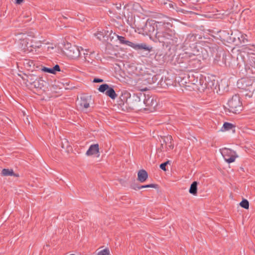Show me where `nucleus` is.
Segmentation results:
<instances>
[{"label": "nucleus", "instance_id": "nucleus-19", "mask_svg": "<svg viewBox=\"0 0 255 255\" xmlns=\"http://www.w3.org/2000/svg\"><path fill=\"white\" fill-rule=\"evenodd\" d=\"M27 46V49H24L23 51L25 52H30L33 51V47H34L33 42L30 39V41H29V44H26Z\"/></svg>", "mask_w": 255, "mask_h": 255}, {"label": "nucleus", "instance_id": "nucleus-11", "mask_svg": "<svg viewBox=\"0 0 255 255\" xmlns=\"http://www.w3.org/2000/svg\"><path fill=\"white\" fill-rule=\"evenodd\" d=\"M148 178L147 172L144 169L140 170L137 173V180L142 183L145 182Z\"/></svg>", "mask_w": 255, "mask_h": 255}, {"label": "nucleus", "instance_id": "nucleus-20", "mask_svg": "<svg viewBox=\"0 0 255 255\" xmlns=\"http://www.w3.org/2000/svg\"><path fill=\"white\" fill-rule=\"evenodd\" d=\"M219 89L222 90H226L228 87V84L226 80H222L219 85Z\"/></svg>", "mask_w": 255, "mask_h": 255}, {"label": "nucleus", "instance_id": "nucleus-38", "mask_svg": "<svg viewBox=\"0 0 255 255\" xmlns=\"http://www.w3.org/2000/svg\"><path fill=\"white\" fill-rule=\"evenodd\" d=\"M93 53H94V51L91 52H90V55L92 54H93Z\"/></svg>", "mask_w": 255, "mask_h": 255}, {"label": "nucleus", "instance_id": "nucleus-31", "mask_svg": "<svg viewBox=\"0 0 255 255\" xmlns=\"http://www.w3.org/2000/svg\"><path fill=\"white\" fill-rule=\"evenodd\" d=\"M166 163H165L164 162V163H161L160 165V168L163 170V171H166Z\"/></svg>", "mask_w": 255, "mask_h": 255}, {"label": "nucleus", "instance_id": "nucleus-15", "mask_svg": "<svg viewBox=\"0 0 255 255\" xmlns=\"http://www.w3.org/2000/svg\"><path fill=\"white\" fill-rule=\"evenodd\" d=\"M1 174L2 176H18V175L14 173L12 169H3L1 171Z\"/></svg>", "mask_w": 255, "mask_h": 255}, {"label": "nucleus", "instance_id": "nucleus-3", "mask_svg": "<svg viewBox=\"0 0 255 255\" xmlns=\"http://www.w3.org/2000/svg\"><path fill=\"white\" fill-rule=\"evenodd\" d=\"M227 105L230 112L243 110L242 103L240 98L237 95H234L232 98L228 101Z\"/></svg>", "mask_w": 255, "mask_h": 255}, {"label": "nucleus", "instance_id": "nucleus-25", "mask_svg": "<svg viewBox=\"0 0 255 255\" xmlns=\"http://www.w3.org/2000/svg\"><path fill=\"white\" fill-rule=\"evenodd\" d=\"M109 250L106 249L99 252L97 255H109Z\"/></svg>", "mask_w": 255, "mask_h": 255}, {"label": "nucleus", "instance_id": "nucleus-26", "mask_svg": "<svg viewBox=\"0 0 255 255\" xmlns=\"http://www.w3.org/2000/svg\"><path fill=\"white\" fill-rule=\"evenodd\" d=\"M94 35L99 40H101L104 37V34L103 32H97L94 34Z\"/></svg>", "mask_w": 255, "mask_h": 255}, {"label": "nucleus", "instance_id": "nucleus-9", "mask_svg": "<svg viewBox=\"0 0 255 255\" xmlns=\"http://www.w3.org/2000/svg\"><path fill=\"white\" fill-rule=\"evenodd\" d=\"M162 139L164 143H165V150H171L173 148L174 144L172 142L173 139L171 135L164 136Z\"/></svg>", "mask_w": 255, "mask_h": 255}, {"label": "nucleus", "instance_id": "nucleus-32", "mask_svg": "<svg viewBox=\"0 0 255 255\" xmlns=\"http://www.w3.org/2000/svg\"><path fill=\"white\" fill-rule=\"evenodd\" d=\"M140 186H138L134 183H133L131 185H130V187L134 189V190H139L138 189H137V187H139Z\"/></svg>", "mask_w": 255, "mask_h": 255}, {"label": "nucleus", "instance_id": "nucleus-37", "mask_svg": "<svg viewBox=\"0 0 255 255\" xmlns=\"http://www.w3.org/2000/svg\"><path fill=\"white\" fill-rule=\"evenodd\" d=\"M53 48V47H48V49H52Z\"/></svg>", "mask_w": 255, "mask_h": 255}, {"label": "nucleus", "instance_id": "nucleus-22", "mask_svg": "<svg viewBox=\"0 0 255 255\" xmlns=\"http://www.w3.org/2000/svg\"><path fill=\"white\" fill-rule=\"evenodd\" d=\"M240 206L246 209H248L249 208V203L247 199H243L240 203Z\"/></svg>", "mask_w": 255, "mask_h": 255}, {"label": "nucleus", "instance_id": "nucleus-4", "mask_svg": "<svg viewBox=\"0 0 255 255\" xmlns=\"http://www.w3.org/2000/svg\"><path fill=\"white\" fill-rule=\"evenodd\" d=\"M220 152L225 161L228 163L234 162L236 158L238 157L236 151L230 148L226 147L220 149Z\"/></svg>", "mask_w": 255, "mask_h": 255}, {"label": "nucleus", "instance_id": "nucleus-5", "mask_svg": "<svg viewBox=\"0 0 255 255\" xmlns=\"http://www.w3.org/2000/svg\"><path fill=\"white\" fill-rule=\"evenodd\" d=\"M91 100L90 96H83L77 100V106L79 110H86L90 106V102Z\"/></svg>", "mask_w": 255, "mask_h": 255}, {"label": "nucleus", "instance_id": "nucleus-39", "mask_svg": "<svg viewBox=\"0 0 255 255\" xmlns=\"http://www.w3.org/2000/svg\"><path fill=\"white\" fill-rule=\"evenodd\" d=\"M23 116H25V113H23Z\"/></svg>", "mask_w": 255, "mask_h": 255}, {"label": "nucleus", "instance_id": "nucleus-17", "mask_svg": "<svg viewBox=\"0 0 255 255\" xmlns=\"http://www.w3.org/2000/svg\"><path fill=\"white\" fill-rule=\"evenodd\" d=\"M235 128V126L231 123L225 122L221 129V131H225L229 130Z\"/></svg>", "mask_w": 255, "mask_h": 255}, {"label": "nucleus", "instance_id": "nucleus-16", "mask_svg": "<svg viewBox=\"0 0 255 255\" xmlns=\"http://www.w3.org/2000/svg\"><path fill=\"white\" fill-rule=\"evenodd\" d=\"M106 94L112 99H115L117 97V95L112 88L109 87L106 92Z\"/></svg>", "mask_w": 255, "mask_h": 255}, {"label": "nucleus", "instance_id": "nucleus-7", "mask_svg": "<svg viewBox=\"0 0 255 255\" xmlns=\"http://www.w3.org/2000/svg\"><path fill=\"white\" fill-rule=\"evenodd\" d=\"M28 81L33 85V86L38 89H42L46 85V82L41 78H37L35 77L31 76L29 78Z\"/></svg>", "mask_w": 255, "mask_h": 255}, {"label": "nucleus", "instance_id": "nucleus-35", "mask_svg": "<svg viewBox=\"0 0 255 255\" xmlns=\"http://www.w3.org/2000/svg\"><path fill=\"white\" fill-rule=\"evenodd\" d=\"M148 89L147 88H145L144 89H140V91H147Z\"/></svg>", "mask_w": 255, "mask_h": 255}, {"label": "nucleus", "instance_id": "nucleus-18", "mask_svg": "<svg viewBox=\"0 0 255 255\" xmlns=\"http://www.w3.org/2000/svg\"><path fill=\"white\" fill-rule=\"evenodd\" d=\"M255 46L254 45H249L243 46L241 48V50L245 52H249V51H255Z\"/></svg>", "mask_w": 255, "mask_h": 255}, {"label": "nucleus", "instance_id": "nucleus-8", "mask_svg": "<svg viewBox=\"0 0 255 255\" xmlns=\"http://www.w3.org/2000/svg\"><path fill=\"white\" fill-rule=\"evenodd\" d=\"M130 47L133 48L135 50H144L150 51L152 50L151 47H149L145 43H135L131 42Z\"/></svg>", "mask_w": 255, "mask_h": 255}, {"label": "nucleus", "instance_id": "nucleus-23", "mask_svg": "<svg viewBox=\"0 0 255 255\" xmlns=\"http://www.w3.org/2000/svg\"><path fill=\"white\" fill-rule=\"evenodd\" d=\"M109 88V85L107 84H105L101 85L99 87L98 90L100 92L104 93V92L107 91Z\"/></svg>", "mask_w": 255, "mask_h": 255}, {"label": "nucleus", "instance_id": "nucleus-14", "mask_svg": "<svg viewBox=\"0 0 255 255\" xmlns=\"http://www.w3.org/2000/svg\"><path fill=\"white\" fill-rule=\"evenodd\" d=\"M197 185L198 182L194 181L191 185L189 192L193 195L196 196L197 194Z\"/></svg>", "mask_w": 255, "mask_h": 255}, {"label": "nucleus", "instance_id": "nucleus-10", "mask_svg": "<svg viewBox=\"0 0 255 255\" xmlns=\"http://www.w3.org/2000/svg\"><path fill=\"white\" fill-rule=\"evenodd\" d=\"M99 152V148L98 144H94L90 145L86 154L87 156H91Z\"/></svg>", "mask_w": 255, "mask_h": 255}, {"label": "nucleus", "instance_id": "nucleus-6", "mask_svg": "<svg viewBox=\"0 0 255 255\" xmlns=\"http://www.w3.org/2000/svg\"><path fill=\"white\" fill-rule=\"evenodd\" d=\"M17 40H19V47L22 50L24 49H27L26 44H29L30 39L27 35L25 34H19L16 35Z\"/></svg>", "mask_w": 255, "mask_h": 255}, {"label": "nucleus", "instance_id": "nucleus-28", "mask_svg": "<svg viewBox=\"0 0 255 255\" xmlns=\"http://www.w3.org/2000/svg\"><path fill=\"white\" fill-rule=\"evenodd\" d=\"M165 143L163 142V143H161L160 147L158 149V150L160 151H163L165 150V145H164Z\"/></svg>", "mask_w": 255, "mask_h": 255}, {"label": "nucleus", "instance_id": "nucleus-13", "mask_svg": "<svg viewBox=\"0 0 255 255\" xmlns=\"http://www.w3.org/2000/svg\"><path fill=\"white\" fill-rule=\"evenodd\" d=\"M41 70L44 72L55 74L57 71H60V69L59 65H56L53 68L43 67L41 69Z\"/></svg>", "mask_w": 255, "mask_h": 255}, {"label": "nucleus", "instance_id": "nucleus-12", "mask_svg": "<svg viewBox=\"0 0 255 255\" xmlns=\"http://www.w3.org/2000/svg\"><path fill=\"white\" fill-rule=\"evenodd\" d=\"M252 83L251 80L248 78H242L238 82V85H241L243 88L251 86Z\"/></svg>", "mask_w": 255, "mask_h": 255}, {"label": "nucleus", "instance_id": "nucleus-24", "mask_svg": "<svg viewBox=\"0 0 255 255\" xmlns=\"http://www.w3.org/2000/svg\"><path fill=\"white\" fill-rule=\"evenodd\" d=\"M157 187V184H148V185H141V186H140L139 187H137V188L138 189H140L142 188H149V187L156 188Z\"/></svg>", "mask_w": 255, "mask_h": 255}, {"label": "nucleus", "instance_id": "nucleus-29", "mask_svg": "<svg viewBox=\"0 0 255 255\" xmlns=\"http://www.w3.org/2000/svg\"><path fill=\"white\" fill-rule=\"evenodd\" d=\"M83 51H84L83 54H84V55L85 56V60L88 61V59H87V56L89 55V54H88L89 50L87 49H83Z\"/></svg>", "mask_w": 255, "mask_h": 255}, {"label": "nucleus", "instance_id": "nucleus-36", "mask_svg": "<svg viewBox=\"0 0 255 255\" xmlns=\"http://www.w3.org/2000/svg\"><path fill=\"white\" fill-rule=\"evenodd\" d=\"M170 161L169 160H168V161L165 162L164 163H166V165H167L168 164H170Z\"/></svg>", "mask_w": 255, "mask_h": 255}, {"label": "nucleus", "instance_id": "nucleus-1", "mask_svg": "<svg viewBox=\"0 0 255 255\" xmlns=\"http://www.w3.org/2000/svg\"><path fill=\"white\" fill-rule=\"evenodd\" d=\"M171 24L170 23L158 22L156 24V36L160 41H163L165 39H169L173 33L170 29Z\"/></svg>", "mask_w": 255, "mask_h": 255}, {"label": "nucleus", "instance_id": "nucleus-30", "mask_svg": "<svg viewBox=\"0 0 255 255\" xmlns=\"http://www.w3.org/2000/svg\"><path fill=\"white\" fill-rule=\"evenodd\" d=\"M34 47H33V49H36V48H39L41 47V44L39 42H34Z\"/></svg>", "mask_w": 255, "mask_h": 255}, {"label": "nucleus", "instance_id": "nucleus-2", "mask_svg": "<svg viewBox=\"0 0 255 255\" xmlns=\"http://www.w3.org/2000/svg\"><path fill=\"white\" fill-rule=\"evenodd\" d=\"M65 54L70 58L76 59L79 57L81 51L83 50L81 47L76 45H72L69 43H66L64 45Z\"/></svg>", "mask_w": 255, "mask_h": 255}, {"label": "nucleus", "instance_id": "nucleus-27", "mask_svg": "<svg viewBox=\"0 0 255 255\" xmlns=\"http://www.w3.org/2000/svg\"><path fill=\"white\" fill-rule=\"evenodd\" d=\"M246 37H247V35H242L241 38H239V39L242 42L245 43L248 41V40L246 38Z\"/></svg>", "mask_w": 255, "mask_h": 255}, {"label": "nucleus", "instance_id": "nucleus-34", "mask_svg": "<svg viewBox=\"0 0 255 255\" xmlns=\"http://www.w3.org/2000/svg\"><path fill=\"white\" fill-rule=\"evenodd\" d=\"M23 0H16V3L17 4H20L22 2Z\"/></svg>", "mask_w": 255, "mask_h": 255}, {"label": "nucleus", "instance_id": "nucleus-33", "mask_svg": "<svg viewBox=\"0 0 255 255\" xmlns=\"http://www.w3.org/2000/svg\"><path fill=\"white\" fill-rule=\"evenodd\" d=\"M104 80L103 79L100 78H95L93 80V82L94 83H101Z\"/></svg>", "mask_w": 255, "mask_h": 255}, {"label": "nucleus", "instance_id": "nucleus-21", "mask_svg": "<svg viewBox=\"0 0 255 255\" xmlns=\"http://www.w3.org/2000/svg\"><path fill=\"white\" fill-rule=\"evenodd\" d=\"M117 37H118V40L120 41V42L121 43L124 44H126L127 45H128V46H130V43H131L130 41H128V40H126L125 39V38L124 37H123V36H121L118 35Z\"/></svg>", "mask_w": 255, "mask_h": 255}]
</instances>
